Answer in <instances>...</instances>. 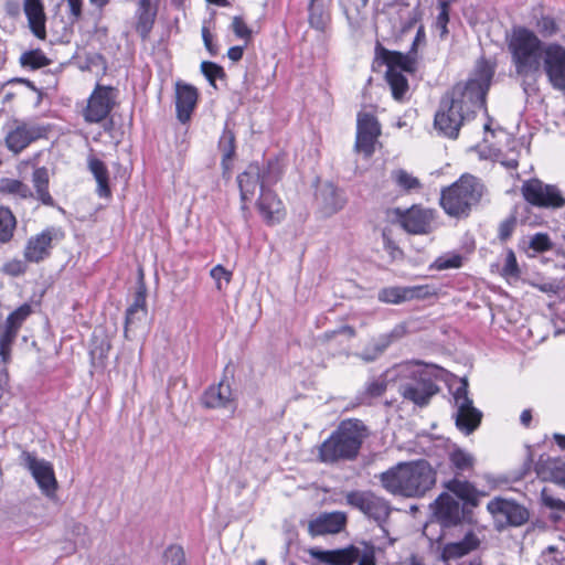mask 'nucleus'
<instances>
[{"label": "nucleus", "mask_w": 565, "mask_h": 565, "mask_svg": "<svg viewBox=\"0 0 565 565\" xmlns=\"http://www.w3.org/2000/svg\"><path fill=\"white\" fill-rule=\"evenodd\" d=\"M308 554L322 565H353L360 556V548L355 545L337 550L311 547L308 550Z\"/></svg>", "instance_id": "dca6fc26"}, {"label": "nucleus", "mask_w": 565, "mask_h": 565, "mask_svg": "<svg viewBox=\"0 0 565 565\" xmlns=\"http://www.w3.org/2000/svg\"><path fill=\"white\" fill-rule=\"evenodd\" d=\"M386 82L391 88L392 96L395 100L403 102L409 90L406 76L401 72L386 71Z\"/></svg>", "instance_id": "c9c22d12"}, {"label": "nucleus", "mask_w": 565, "mask_h": 565, "mask_svg": "<svg viewBox=\"0 0 565 565\" xmlns=\"http://www.w3.org/2000/svg\"><path fill=\"white\" fill-rule=\"evenodd\" d=\"M501 275L505 278L518 279L521 276V270L518 265L514 252L509 248L507 250L505 262L501 270Z\"/></svg>", "instance_id": "864d4df0"}, {"label": "nucleus", "mask_w": 565, "mask_h": 565, "mask_svg": "<svg viewBox=\"0 0 565 565\" xmlns=\"http://www.w3.org/2000/svg\"><path fill=\"white\" fill-rule=\"evenodd\" d=\"M218 149L222 153V166L225 170L230 169V162L233 160L235 156V135L232 130L225 127L220 141Z\"/></svg>", "instance_id": "58836bf2"}, {"label": "nucleus", "mask_w": 565, "mask_h": 565, "mask_svg": "<svg viewBox=\"0 0 565 565\" xmlns=\"http://www.w3.org/2000/svg\"><path fill=\"white\" fill-rule=\"evenodd\" d=\"M386 388L387 380L384 375H381L366 384L363 394L369 398H375L382 396Z\"/></svg>", "instance_id": "6e6d98bb"}, {"label": "nucleus", "mask_w": 565, "mask_h": 565, "mask_svg": "<svg viewBox=\"0 0 565 565\" xmlns=\"http://www.w3.org/2000/svg\"><path fill=\"white\" fill-rule=\"evenodd\" d=\"M457 413L455 415L457 428L466 435L473 433L481 423L482 413L473 406L468 396V381L462 379L454 393Z\"/></svg>", "instance_id": "1a4fd4ad"}, {"label": "nucleus", "mask_w": 565, "mask_h": 565, "mask_svg": "<svg viewBox=\"0 0 565 565\" xmlns=\"http://www.w3.org/2000/svg\"><path fill=\"white\" fill-rule=\"evenodd\" d=\"M257 207L264 220L269 223H278L284 217L282 202L270 189L260 190Z\"/></svg>", "instance_id": "393cba45"}, {"label": "nucleus", "mask_w": 565, "mask_h": 565, "mask_svg": "<svg viewBox=\"0 0 565 565\" xmlns=\"http://www.w3.org/2000/svg\"><path fill=\"white\" fill-rule=\"evenodd\" d=\"M422 17H423V12H422L420 8L418 6L413 8L408 12L406 21L403 22V24L401 26V31L403 33L411 31L422 20Z\"/></svg>", "instance_id": "0e129e2a"}, {"label": "nucleus", "mask_w": 565, "mask_h": 565, "mask_svg": "<svg viewBox=\"0 0 565 565\" xmlns=\"http://www.w3.org/2000/svg\"><path fill=\"white\" fill-rule=\"evenodd\" d=\"M30 313L31 308L29 305L19 307L8 316L6 320V327L18 332L23 321Z\"/></svg>", "instance_id": "8fccbe9b"}, {"label": "nucleus", "mask_w": 565, "mask_h": 565, "mask_svg": "<svg viewBox=\"0 0 565 565\" xmlns=\"http://www.w3.org/2000/svg\"><path fill=\"white\" fill-rule=\"evenodd\" d=\"M382 487L394 495L423 497L436 483V471L426 460L402 462L380 475Z\"/></svg>", "instance_id": "7ed1b4c3"}, {"label": "nucleus", "mask_w": 565, "mask_h": 565, "mask_svg": "<svg viewBox=\"0 0 565 565\" xmlns=\"http://www.w3.org/2000/svg\"><path fill=\"white\" fill-rule=\"evenodd\" d=\"M448 463L452 477L466 478L465 473L475 469L476 458L461 448H455L448 454Z\"/></svg>", "instance_id": "c85d7f7f"}, {"label": "nucleus", "mask_w": 565, "mask_h": 565, "mask_svg": "<svg viewBox=\"0 0 565 565\" xmlns=\"http://www.w3.org/2000/svg\"><path fill=\"white\" fill-rule=\"evenodd\" d=\"M237 183L241 192L242 209H246V203L252 201L257 191L260 192V166L257 162L248 164L246 170L238 174Z\"/></svg>", "instance_id": "412c9836"}, {"label": "nucleus", "mask_w": 565, "mask_h": 565, "mask_svg": "<svg viewBox=\"0 0 565 565\" xmlns=\"http://www.w3.org/2000/svg\"><path fill=\"white\" fill-rule=\"evenodd\" d=\"M46 132L42 126L22 124L7 135L6 145L10 151L19 153L33 141L45 137Z\"/></svg>", "instance_id": "a211bd4d"}, {"label": "nucleus", "mask_w": 565, "mask_h": 565, "mask_svg": "<svg viewBox=\"0 0 565 565\" xmlns=\"http://www.w3.org/2000/svg\"><path fill=\"white\" fill-rule=\"evenodd\" d=\"M320 196L322 200L323 209L328 214H334L342 210L345 205V199L341 191H339L333 184H326Z\"/></svg>", "instance_id": "72a5a7b5"}, {"label": "nucleus", "mask_w": 565, "mask_h": 565, "mask_svg": "<svg viewBox=\"0 0 565 565\" xmlns=\"http://www.w3.org/2000/svg\"><path fill=\"white\" fill-rule=\"evenodd\" d=\"M211 277L216 282V288L221 290L223 288V281L228 285L232 279V273L222 265L214 266L210 271Z\"/></svg>", "instance_id": "052dcab7"}, {"label": "nucleus", "mask_w": 565, "mask_h": 565, "mask_svg": "<svg viewBox=\"0 0 565 565\" xmlns=\"http://www.w3.org/2000/svg\"><path fill=\"white\" fill-rule=\"evenodd\" d=\"M391 178L399 189L407 192L412 190H418L422 188L419 179L409 174L404 169H396L392 171Z\"/></svg>", "instance_id": "79ce46f5"}, {"label": "nucleus", "mask_w": 565, "mask_h": 565, "mask_svg": "<svg viewBox=\"0 0 565 565\" xmlns=\"http://www.w3.org/2000/svg\"><path fill=\"white\" fill-rule=\"evenodd\" d=\"M535 470L543 480L565 488V462L561 459L548 458L545 461L541 460L536 463Z\"/></svg>", "instance_id": "cd10ccee"}, {"label": "nucleus", "mask_w": 565, "mask_h": 565, "mask_svg": "<svg viewBox=\"0 0 565 565\" xmlns=\"http://www.w3.org/2000/svg\"><path fill=\"white\" fill-rule=\"evenodd\" d=\"M377 137L374 135H366L364 132L356 131L355 148L365 156H371L374 152V143Z\"/></svg>", "instance_id": "4d7b16f0"}, {"label": "nucleus", "mask_w": 565, "mask_h": 565, "mask_svg": "<svg viewBox=\"0 0 565 565\" xmlns=\"http://www.w3.org/2000/svg\"><path fill=\"white\" fill-rule=\"evenodd\" d=\"M399 375L402 380L398 384V393L404 399L419 407L428 405L430 398L439 391L429 372L417 364L402 366Z\"/></svg>", "instance_id": "423d86ee"}, {"label": "nucleus", "mask_w": 565, "mask_h": 565, "mask_svg": "<svg viewBox=\"0 0 565 565\" xmlns=\"http://www.w3.org/2000/svg\"><path fill=\"white\" fill-rule=\"evenodd\" d=\"M0 194L12 196L18 200H29L34 196L26 183L13 178L0 179Z\"/></svg>", "instance_id": "473e14b6"}, {"label": "nucleus", "mask_w": 565, "mask_h": 565, "mask_svg": "<svg viewBox=\"0 0 565 565\" xmlns=\"http://www.w3.org/2000/svg\"><path fill=\"white\" fill-rule=\"evenodd\" d=\"M147 315L146 307V287L140 284L135 294L134 302L126 310L125 320V335L127 337L128 329L135 323L136 320H141Z\"/></svg>", "instance_id": "7c9ffc66"}, {"label": "nucleus", "mask_w": 565, "mask_h": 565, "mask_svg": "<svg viewBox=\"0 0 565 565\" xmlns=\"http://www.w3.org/2000/svg\"><path fill=\"white\" fill-rule=\"evenodd\" d=\"M404 288L406 301L412 299H424L431 294L428 286H412Z\"/></svg>", "instance_id": "69168bd1"}, {"label": "nucleus", "mask_w": 565, "mask_h": 565, "mask_svg": "<svg viewBox=\"0 0 565 565\" xmlns=\"http://www.w3.org/2000/svg\"><path fill=\"white\" fill-rule=\"evenodd\" d=\"M24 13L31 32L40 40L46 38L45 12L41 0H24Z\"/></svg>", "instance_id": "a878e982"}, {"label": "nucleus", "mask_w": 565, "mask_h": 565, "mask_svg": "<svg viewBox=\"0 0 565 565\" xmlns=\"http://www.w3.org/2000/svg\"><path fill=\"white\" fill-rule=\"evenodd\" d=\"M480 543L478 535L472 530H469L462 540L445 544L441 548L440 558L444 562L461 558L478 550Z\"/></svg>", "instance_id": "5701e85b"}, {"label": "nucleus", "mask_w": 565, "mask_h": 565, "mask_svg": "<svg viewBox=\"0 0 565 565\" xmlns=\"http://www.w3.org/2000/svg\"><path fill=\"white\" fill-rule=\"evenodd\" d=\"M114 106V89L97 85L87 100L84 118L87 122H100L108 117Z\"/></svg>", "instance_id": "4468645a"}, {"label": "nucleus", "mask_w": 565, "mask_h": 565, "mask_svg": "<svg viewBox=\"0 0 565 565\" xmlns=\"http://www.w3.org/2000/svg\"><path fill=\"white\" fill-rule=\"evenodd\" d=\"M26 262L21 259H12L3 265V270L11 276H20L26 271Z\"/></svg>", "instance_id": "338daca9"}, {"label": "nucleus", "mask_w": 565, "mask_h": 565, "mask_svg": "<svg viewBox=\"0 0 565 565\" xmlns=\"http://www.w3.org/2000/svg\"><path fill=\"white\" fill-rule=\"evenodd\" d=\"M375 54L376 57L387 66L386 71L401 73H414L416 71L415 65L417 53L413 52L412 50L404 54L397 51H390L382 46L380 42H377L375 46Z\"/></svg>", "instance_id": "6ab92c4d"}, {"label": "nucleus", "mask_w": 565, "mask_h": 565, "mask_svg": "<svg viewBox=\"0 0 565 565\" xmlns=\"http://www.w3.org/2000/svg\"><path fill=\"white\" fill-rule=\"evenodd\" d=\"M450 0H438V14L436 17L435 25L440 31V38L445 39L449 31H448V22H449V13H450Z\"/></svg>", "instance_id": "c03bdc74"}, {"label": "nucleus", "mask_w": 565, "mask_h": 565, "mask_svg": "<svg viewBox=\"0 0 565 565\" xmlns=\"http://www.w3.org/2000/svg\"><path fill=\"white\" fill-rule=\"evenodd\" d=\"M434 218L433 210L414 205L401 215V225L411 234H428L433 230Z\"/></svg>", "instance_id": "f3484780"}, {"label": "nucleus", "mask_w": 565, "mask_h": 565, "mask_svg": "<svg viewBox=\"0 0 565 565\" xmlns=\"http://www.w3.org/2000/svg\"><path fill=\"white\" fill-rule=\"evenodd\" d=\"M370 431L358 418L342 420L335 430L319 446V461L333 465L354 460Z\"/></svg>", "instance_id": "20e7f679"}, {"label": "nucleus", "mask_w": 565, "mask_h": 565, "mask_svg": "<svg viewBox=\"0 0 565 565\" xmlns=\"http://www.w3.org/2000/svg\"><path fill=\"white\" fill-rule=\"evenodd\" d=\"M88 169L97 182V194L100 198H108L111 194L108 181V169L106 164L95 157L88 158Z\"/></svg>", "instance_id": "2f4dec72"}, {"label": "nucleus", "mask_w": 565, "mask_h": 565, "mask_svg": "<svg viewBox=\"0 0 565 565\" xmlns=\"http://www.w3.org/2000/svg\"><path fill=\"white\" fill-rule=\"evenodd\" d=\"M162 565H186L185 552L181 545H170L166 548Z\"/></svg>", "instance_id": "de8ad7c7"}, {"label": "nucleus", "mask_w": 565, "mask_h": 565, "mask_svg": "<svg viewBox=\"0 0 565 565\" xmlns=\"http://www.w3.org/2000/svg\"><path fill=\"white\" fill-rule=\"evenodd\" d=\"M494 73L495 63L481 57L472 77L457 83L443 96L434 119V127L440 135L456 139L462 124L484 107Z\"/></svg>", "instance_id": "f257e3e1"}, {"label": "nucleus", "mask_w": 565, "mask_h": 565, "mask_svg": "<svg viewBox=\"0 0 565 565\" xmlns=\"http://www.w3.org/2000/svg\"><path fill=\"white\" fill-rule=\"evenodd\" d=\"M231 29L237 38L245 40L246 43L252 39V30L239 15L233 18Z\"/></svg>", "instance_id": "13d9d810"}, {"label": "nucleus", "mask_w": 565, "mask_h": 565, "mask_svg": "<svg viewBox=\"0 0 565 565\" xmlns=\"http://www.w3.org/2000/svg\"><path fill=\"white\" fill-rule=\"evenodd\" d=\"M483 184L473 175H462L458 181L443 189L440 205L446 214L455 217L467 216L483 194Z\"/></svg>", "instance_id": "39448f33"}, {"label": "nucleus", "mask_w": 565, "mask_h": 565, "mask_svg": "<svg viewBox=\"0 0 565 565\" xmlns=\"http://www.w3.org/2000/svg\"><path fill=\"white\" fill-rule=\"evenodd\" d=\"M53 230H44L40 234L28 239L23 256L25 262L40 263L50 256L52 247Z\"/></svg>", "instance_id": "4be33fe9"}, {"label": "nucleus", "mask_w": 565, "mask_h": 565, "mask_svg": "<svg viewBox=\"0 0 565 565\" xmlns=\"http://www.w3.org/2000/svg\"><path fill=\"white\" fill-rule=\"evenodd\" d=\"M157 11H138V22L136 25V31L141 36L142 40H147L156 19Z\"/></svg>", "instance_id": "49530a36"}, {"label": "nucleus", "mask_w": 565, "mask_h": 565, "mask_svg": "<svg viewBox=\"0 0 565 565\" xmlns=\"http://www.w3.org/2000/svg\"><path fill=\"white\" fill-rule=\"evenodd\" d=\"M316 1L311 0L309 4V24L317 31L324 32L330 23V14Z\"/></svg>", "instance_id": "ea45409f"}, {"label": "nucleus", "mask_w": 565, "mask_h": 565, "mask_svg": "<svg viewBox=\"0 0 565 565\" xmlns=\"http://www.w3.org/2000/svg\"><path fill=\"white\" fill-rule=\"evenodd\" d=\"M541 557L546 565H565V540L561 539L558 544L546 547Z\"/></svg>", "instance_id": "37998d69"}, {"label": "nucleus", "mask_w": 565, "mask_h": 565, "mask_svg": "<svg viewBox=\"0 0 565 565\" xmlns=\"http://www.w3.org/2000/svg\"><path fill=\"white\" fill-rule=\"evenodd\" d=\"M282 174V166L277 158L269 159L260 166V190L269 189L277 183Z\"/></svg>", "instance_id": "f704fd0d"}, {"label": "nucleus", "mask_w": 565, "mask_h": 565, "mask_svg": "<svg viewBox=\"0 0 565 565\" xmlns=\"http://www.w3.org/2000/svg\"><path fill=\"white\" fill-rule=\"evenodd\" d=\"M394 332L381 335L372 345L365 348L358 356L364 362H373L381 356L393 341Z\"/></svg>", "instance_id": "4c0bfd02"}, {"label": "nucleus", "mask_w": 565, "mask_h": 565, "mask_svg": "<svg viewBox=\"0 0 565 565\" xmlns=\"http://www.w3.org/2000/svg\"><path fill=\"white\" fill-rule=\"evenodd\" d=\"M110 350V343L108 340H102L99 344L90 349V356L93 362L96 360L103 362Z\"/></svg>", "instance_id": "774afa93"}, {"label": "nucleus", "mask_w": 565, "mask_h": 565, "mask_svg": "<svg viewBox=\"0 0 565 565\" xmlns=\"http://www.w3.org/2000/svg\"><path fill=\"white\" fill-rule=\"evenodd\" d=\"M433 518L443 527L450 529L463 522H472L473 513L448 492H441L431 504Z\"/></svg>", "instance_id": "6e6552de"}, {"label": "nucleus", "mask_w": 565, "mask_h": 565, "mask_svg": "<svg viewBox=\"0 0 565 565\" xmlns=\"http://www.w3.org/2000/svg\"><path fill=\"white\" fill-rule=\"evenodd\" d=\"M527 248L532 249L534 253L548 252L553 248V242L551 241L548 234L536 233L530 237Z\"/></svg>", "instance_id": "3c124183"}, {"label": "nucleus", "mask_w": 565, "mask_h": 565, "mask_svg": "<svg viewBox=\"0 0 565 565\" xmlns=\"http://www.w3.org/2000/svg\"><path fill=\"white\" fill-rule=\"evenodd\" d=\"M524 200L531 205L545 209H561L565 206V198L557 186L545 184L539 179L525 181L521 186Z\"/></svg>", "instance_id": "9d476101"}, {"label": "nucleus", "mask_w": 565, "mask_h": 565, "mask_svg": "<svg viewBox=\"0 0 565 565\" xmlns=\"http://www.w3.org/2000/svg\"><path fill=\"white\" fill-rule=\"evenodd\" d=\"M344 499L348 505L360 511L377 524L385 523L390 516V502L371 490L349 491Z\"/></svg>", "instance_id": "0eeeda50"}, {"label": "nucleus", "mask_w": 565, "mask_h": 565, "mask_svg": "<svg viewBox=\"0 0 565 565\" xmlns=\"http://www.w3.org/2000/svg\"><path fill=\"white\" fill-rule=\"evenodd\" d=\"M542 74H545L553 89L565 93V47L556 42L546 45L542 58Z\"/></svg>", "instance_id": "9b49d317"}, {"label": "nucleus", "mask_w": 565, "mask_h": 565, "mask_svg": "<svg viewBox=\"0 0 565 565\" xmlns=\"http://www.w3.org/2000/svg\"><path fill=\"white\" fill-rule=\"evenodd\" d=\"M233 401L231 385L221 381L205 390L201 397L202 405L206 408L226 407Z\"/></svg>", "instance_id": "bb28decb"}, {"label": "nucleus", "mask_w": 565, "mask_h": 565, "mask_svg": "<svg viewBox=\"0 0 565 565\" xmlns=\"http://www.w3.org/2000/svg\"><path fill=\"white\" fill-rule=\"evenodd\" d=\"M443 487L450 495L461 501V505L467 508L471 513L478 508L481 498L486 495L484 491L479 490L472 482L466 478L452 477L443 482Z\"/></svg>", "instance_id": "2eb2a0df"}, {"label": "nucleus", "mask_w": 565, "mask_h": 565, "mask_svg": "<svg viewBox=\"0 0 565 565\" xmlns=\"http://www.w3.org/2000/svg\"><path fill=\"white\" fill-rule=\"evenodd\" d=\"M347 514L334 511L322 513L308 524V532L311 536L340 533L347 525Z\"/></svg>", "instance_id": "aec40b11"}, {"label": "nucleus", "mask_w": 565, "mask_h": 565, "mask_svg": "<svg viewBox=\"0 0 565 565\" xmlns=\"http://www.w3.org/2000/svg\"><path fill=\"white\" fill-rule=\"evenodd\" d=\"M546 45V42L524 26L513 28L507 36V47L514 75L527 96L536 90L537 81L542 75V58Z\"/></svg>", "instance_id": "f03ea898"}, {"label": "nucleus", "mask_w": 565, "mask_h": 565, "mask_svg": "<svg viewBox=\"0 0 565 565\" xmlns=\"http://www.w3.org/2000/svg\"><path fill=\"white\" fill-rule=\"evenodd\" d=\"M22 458L24 466L35 479L42 493L52 498L57 489V481L51 462L36 458L31 452H23Z\"/></svg>", "instance_id": "ddd939ff"}, {"label": "nucleus", "mask_w": 565, "mask_h": 565, "mask_svg": "<svg viewBox=\"0 0 565 565\" xmlns=\"http://www.w3.org/2000/svg\"><path fill=\"white\" fill-rule=\"evenodd\" d=\"M201 72L206 77L209 83L215 87L216 78H224L225 72L222 66L214 62L203 61L201 63Z\"/></svg>", "instance_id": "5fc2aeb1"}, {"label": "nucleus", "mask_w": 565, "mask_h": 565, "mask_svg": "<svg viewBox=\"0 0 565 565\" xmlns=\"http://www.w3.org/2000/svg\"><path fill=\"white\" fill-rule=\"evenodd\" d=\"M541 500L543 504L550 509L565 511V502L561 499L554 498L547 488H543L541 491Z\"/></svg>", "instance_id": "e2e57ef3"}, {"label": "nucleus", "mask_w": 565, "mask_h": 565, "mask_svg": "<svg viewBox=\"0 0 565 565\" xmlns=\"http://www.w3.org/2000/svg\"><path fill=\"white\" fill-rule=\"evenodd\" d=\"M494 518L498 529L505 526H520L527 522L529 511L515 501L495 498L487 505Z\"/></svg>", "instance_id": "f8f14e48"}, {"label": "nucleus", "mask_w": 565, "mask_h": 565, "mask_svg": "<svg viewBox=\"0 0 565 565\" xmlns=\"http://www.w3.org/2000/svg\"><path fill=\"white\" fill-rule=\"evenodd\" d=\"M198 90L189 84L177 83L175 85V109L177 117L181 122H186L196 105Z\"/></svg>", "instance_id": "b1692460"}, {"label": "nucleus", "mask_w": 565, "mask_h": 565, "mask_svg": "<svg viewBox=\"0 0 565 565\" xmlns=\"http://www.w3.org/2000/svg\"><path fill=\"white\" fill-rule=\"evenodd\" d=\"M379 300L395 305L405 302V288L398 286L383 288L379 292Z\"/></svg>", "instance_id": "09e8293b"}, {"label": "nucleus", "mask_w": 565, "mask_h": 565, "mask_svg": "<svg viewBox=\"0 0 565 565\" xmlns=\"http://www.w3.org/2000/svg\"><path fill=\"white\" fill-rule=\"evenodd\" d=\"M18 332L4 327L0 334V356L4 363L10 359L11 345L17 338Z\"/></svg>", "instance_id": "603ef678"}, {"label": "nucleus", "mask_w": 565, "mask_h": 565, "mask_svg": "<svg viewBox=\"0 0 565 565\" xmlns=\"http://www.w3.org/2000/svg\"><path fill=\"white\" fill-rule=\"evenodd\" d=\"M17 228V218L8 206H0V244L9 243Z\"/></svg>", "instance_id": "e433bc0d"}, {"label": "nucleus", "mask_w": 565, "mask_h": 565, "mask_svg": "<svg viewBox=\"0 0 565 565\" xmlns=\"http://www.w3.org/2000/svg\"><path fill=\"white\" fill-rule=\"evenodd\" d=\"M516 215L513 213L499 225L498 237L501 242H507L516 227Z\"/></svg>", "instance_id": "bf43d9fd"}, {"label": "nucleus", "mask_w": 565, "mask_h": 565, "mask_svg": "<svg viewBox=\"0 0 565 565\" xmlns=\"http://www.w3.org/2000/svg\"><path fill=\"white\" fill-rule=\"evenodd\" d=\"M356 131L379 137L381 128L377 119L372 114L360 113L358 115Z\"/></svg>", "instance_id": "a18cd8bd"}, {"label": "nucleus", "mask_w": 565, "mask_h": 565, "mask_svg": "<svg viewBox=\"0 0 565 565\" xmlns=\"http://www.w3.org/2000/svg\"><path fill=\"white\" fill-rule=\"evenodd\" d=\"M20 63L23 67L38 70L51 64V60L40 50H31L22 53Z\"/></svg>", "instance_id": "a19ab883"}, {"label": "nucleus", "mask_w": 565, "mask_h": 565, "mask_svg": "<svg viewBox=\"0 0 565 565\" xmlns=\"http://www.w3.org/2000/svg\"><path fill=\"white\" fill-rule=\"evenodd\" d=\"M462 265V257L460 255L441 256L435 262V267L438 270H445L449 268H459Z\"/></svg>", "instance_id": "680f3d73"}, {"label": "nucleus", "mask_w": 565, "mask_h": 565, "mask_svg": "<svg viewBox=\"0 0 565 565\" xmlns=\"http://www.w3.org/2000/svg\"><path fill=\"white\" fill-rule=\"evenodd\" d=\"M32 183L34 188L33 198L46 206H53L54 200L49 192L50 177L45 167L36 168L33 171Z\"/></svg>", "instance_id": "c756f323"}]
</instances>
